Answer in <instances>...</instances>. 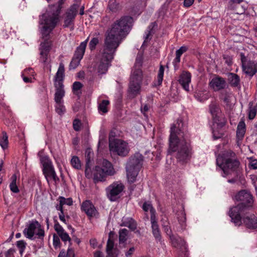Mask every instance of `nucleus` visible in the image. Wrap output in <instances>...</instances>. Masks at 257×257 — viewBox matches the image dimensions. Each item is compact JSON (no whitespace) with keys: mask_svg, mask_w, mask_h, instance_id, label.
Wrapping results in <instances>:
<instances>
[{"mask_svg":"<svg viewBox=\"0 0 257 257\" xmlns=\"http://www.w3.org/2000/svg\"><path fill=\"white\" fill-rule=\"evenodd\" d=\"M85 175L86 177L88 179L91 178L92 176H93V172L91 171V169L89 165V159H87L86 163Z\"/></svg>","mask_w":257,"mask_h":257,"instance_id":"obj_43","label":"nucleus"},{"mask_svg":"<svg viewBox=\"0 0 257 257\" xmlns=\"http://www.w3.org/2000/svg\"><path fill=\"white\" fill-rule=\"evenodd\" d=\"M58 200L59 202V204L56 206L57 210H63V206L64 205H67L70 206L72 205L73 201L71 198H65L64 197L60 196Z\"/></svg>","mask_w":257,"mask_h":257,"instance_id":"obj_29","label":"nucleus"},{"mask_svg":"<svg viewBox=\"0 0 257 257\" xmlns=\"http://www.w3.org/2000/svg\"><path fill=\"white\" fill-rule=\"evenodd\" d=\"M108 8L112 12H116L119 8L118 4L114 0H110L108 4Z\"/></svg>","mask_w":257,"mask_h":257,"instance_id":"obj_42","label":"nucleus"},{"mask_svg":"<svg viewBox=\"0 0 257 257\" xmlns=\"http://www.w3.org/2000/svg\"><path fill=\"white\" fill-rule=\"evenodd\" d=\"M143 162V156L141 154L137 153L130 157L127 163L126 168L136 169L140 171L142 168Z\"/></svg>","mask_w":257,"mask_h":257,"instance_id":"obj_15","label":"nucleus"},{"mask_svg":"<svg viewBox=\"0 0 257 257\" xmlns=\"http://www.w3.org/2000/svg\"><path fill=\"white\" fill-rule=\"evenodd\" d=\"M151 227L152 229L153 234L155 239L158 241L161 240V231L157 223V219L155 214H152L151 215Z\"/></svg>","mask_w":257,"mask_h":257,"instance_id":"obj_20","label":"nucleus"},{"mask_svg":"<svg viewBox=\"0 0 257 257\" xmlns=\"http://www.w3.org/2000/svg\"><path fill=\"white\" fill-rule=\"evenodd\" d=\"M28 71H30V74L32 75V76H34L35 73L34 70L31 68L26 69L23 72L22 76L24 81L26 83L32 82V77L26 75V73Z\"/></svg>","mask_w":257,"mask_h":257,"instance_id":"obj_35","label":"nucleus"},{"mask_svg":"<svg viewBox=\"0 0 257 257\" xmlns=\"http://www.w3.org/2000/svg\"><path fill=\"white\" fill-rule=\"evenodd\" d=\"M191 75L188 71H184L180 75L179 82L186 91H189V84L191 82Z\"/></svg>","mask_w":257,"mask_h":257,"instance_id":"obj_21","label":"nucleus"},{"mask_svg":"<svg viewBox=\"0 0 257 257\" xmlns=\"http://www.w3.org/2000/svg\"><path fill=\"white\" fill-rule=\"evenodd\" d=\"M58 235L59 236H60L61 239L64 242H66L67 241L70 242L71 241L70 237L69 236L68 234L65 231H64V232H63Z\"/></svg>","mask_w":257,"mask_h":257,"instance_id":"obj_56","label":"nucleus"},{"mask_svg":"<svg viewBox=\"0 0 257 257\" xmlns=\"http://www.w3.org/2000/svg\"><path fill=\"white\" fill-rule=\"evenodd\" d=\"M109 104V101L107 100H103L99 104L98 110L100 113L104 114L107 112V107Z\"/></svg>","mask_w":257,"mask_h":257,"instance_id":"obj_34","label":"nucleus"},{"mask_svg":"<svg viewBox=\"0 0 257 257\" xmlns=\"http://www.w3.org/2000/svg\"><path fill=\"white\" fill-rule=\"evenodd\" d=\"M249 106L248 112V118L249 119H253L255 117L256 114L257 104L253 106L252 103L249 102Z\"/></svg>","mask_w":257,"mask_h":257,"instance_id":"obj_37","label":"nucleus"},{"mask_svg":"<svg viewBox=\"0 0 257 257\" xmlns=\"http://www.w3.org/2000/svg\"><path fill=\"white\" fill-rule=\"evenodd\" d=\"M164 73V67H163V65H160L159 70V72H158V76H157L158 84L159 85H161L162 83V81L163 79Z\"/></svg>","mask_w":257,"mask_h":257,"instance_id":"obj_44","label":"nucleus"},{"mask_svg":"<svg viewBox=\"0 0 257 257\" xmlns=\"http://www.w3.org/2000/svg\"><path fill=\"white\" fill-rule=\"evenodd\" d=\"M82 84L78 81L75 82L73 84V90L74 93L82 87Z\"/></svg>","mask_w":257,"mask_h":257,"instance_id":"obj_58","label":"nucleus"},{"mask_svg":"<svg viewBox=\"0 0 257 257\" xmlns=\"http://www.w3.org/2000/svg\"><path fill=\"white\" fill-rule=\"evenodd\" d=\"M116 49L110 47L108 49L105 45H103V48L101 52L99 62L97 64V72L99 75L105 74L107 71L110 63L114 58V55Z\"/></svg>","mask_w":257,"mask_h":257,"instance_id":"obj_6","label":"nucleus"},{"mask_svg":"<svg viewBox=\"0 0 257 257\" xmlns=\"http://www.w3.org/2000/svg\"><path fill=\"white\" fill-rule=\"evenodd\" d=\"M88 39L89 38H87L85 41L81 42L76 48L69 65L70 69H74L79 65L80 60L82 59L84 54Z\"/></svg>","mask_w":257,"mask_h":257,"instance_id":"obj_12","label":"nucleus"},{"mask_svg":"<svg viewBox=\"0 0 257 257\" xmlns=\"http://www.w3.org/2000/svg\"><path fill=\"white\" fill-rule=\"evenodd\" d=\"M209 86L214 91H218L225 89L227 84L224 78L217 76L211 79Z\"/></svg>","mask_w":257,"mask_h":257,"instance_id":"obj_17","label":"nucleus"},{"mask_svg":"<svg viewBox=\"0 0 257 257\" xmlns=\"http://www.w3.org/2000/svg\"><path fill=\"white\" fill-rule=\"evenodd\" d=\"M24 233L29 239H33L35 236V238L43 239L45 235L44 230L36 220L30 222L28 227L24 229Z\"/></svg>","mask_w":257,"mask_h":257,"instance_id":"obj_10","label":"nucleus"},{"mask_svg":"<svg viewBox=\"0 0 257 257\" xmlns=\"http://www.w3.org/2000/svg\"><path fill=\"white\" fill-rule=\"evenodd\" d=\"M64 65L62 63H60L57 72L55 76L54 86L56 88L55 101L56 102H61L65 95L63 81L64 78Z\"/></svg>","mask_w":257,"mask_h":257,"instance_id":"obj_7","label":"nucleus"},{"mask_svg":"<svg viewBox=\"0 0 257 257\" xmlns=\"http://www.w3.org/2000/svg\"><path fill=\"white\" fill-rule=\"evenodd\" d=\"M93 180L95 183L99 181H103L105 180V178L108 176L101 168L98 166H95L93 170Z\"/></svg>","mask_w":257,"mask_h":257,"instance_id":"obj_24","label":"nucleus"},{"mask_svg":"<svg viewBox=\"0 0 257 257\" xmlns=\"http://www.w3.org/2000/svg\"><path fill=\"white\" fill-rule=\"evenodd\" d=\"M126 169L128 181L131 183H134L136 180V178L140 171L136 169L130 170L129 168H126Z\"/></svg>","mask_w":257,"mask_h":257,"instance_id":"obj_30","label":"nucleus"},{"mask_svg":"<svg viewBox=\"0 0 257 257\" xmlns=\"http://www.w3.org/2000/svg\"><path fill=\"white\" fill-rule=\"evenodd\" d=\"M188 48L186 46H182L176 51V55L181 56L182 54L187 51Z\"/></svg>","mask_w":257,"mask_h":257,"instance_id":"obj_59","label":"nucleus"},{"mask_svg":"<svg viewBox=\"0 0 257 257\" xmlns=\"http://www.w3.org/2000/svg\"><path fill=\"white\" fill-rule=\"evenodd\" d=\"M228 81L233 87H236L239 84L240 78L238 75L230 73L228 76Z\"/></svg>","mask_w":257,"mask_h":257,"instance_id":"obj_31","label":"nucleus"},{"mask_svg":"<svg viewBox=\"0 0 257 257\" xmlns=\"http://www.w3.org/2000/svg\"><path fill=\"white\" fill-rule=\"evenodd\" d=\"M98 43H99V40H98V38H95V37L93 38L91 40V41H90L89 44V49L91 51L94 50L95 49L96 46L98 44Z\"/></svg>","mask_w":257,"mask_h":257,"instance_id":"obj_50","label":"nucleus"},{"mask_svg":"<svg viewBox=\"0 0 257 257\" xmlns=\"http://www.w3.org/2000/svg\"><path fill=\"white\" fill-rule=\"evenodd\" d=\"M2 134L3 137L0 139V145L3 149H5L8 146V136L5 132H3Z\"/></svg>","mask_w":257,"mask_h":257,"instance_id":"obj_41","label":"nucleus"},{"mask_svg":"<svg viewBox=\"0 0 257 257\" xmlns=\"http://www.w3.org/2000/svg\"><path fill=\"white\" fill-rule=\"evenodd\" d=\"M219 97L220 98L222 99L224 102L228 104L230 102L231 93L227 91H224L221 93Z\"/></svg>","mask_w":257,"mask_h":257,"instance_id":"obj_39","label":"nucleus"},{"mask_svg":"<svg viewBox=\"0 0 257 257\" xmlns=\"http://www.w3.org/2000/svg\"><path fill=\"white\" fill-rule=\"evenodd\" d=\"M167 224H168V222H167ZM162 226L165 232H166L167 235L169 237V238H170L172 235H174L172 233V231L171 227L168 224H165V223H164L162 224Z\"/></svg>","mask_w":257,"mask_h":257,"instance_id":"obj_52","label":"nucleus"},{"mask_svg":"<svg viewBox=\"0 0 257 257\" xmlns=\"http://www.w3.org/2000/svg\"><path fill=\"white\" fill-rule=\"evenodd\" d=\"M81 209L89 218L95 217L98 214L95 206L89 200L83 202L81 205Z\"/></svg>","mask_w":257,"mask_h":257,"instance_id":"obj_18","label":"nucleus"},{"mask_svg":"<svg viewBox=\"0 0 257 257\" xmlns=\"http://www.w3.org/2000/svg\"><path fill=\"white\" fill-rule=\"evenodd\" d=\"M246 131L245 124L244 121L241 120L237 125L236 137L238 141H241L244 138Z\"/></svg>","mask_w":257,"mask_h":257,"instance_id":"obj_26","label":"nucleus"},{"mask_svg":"<svg viewBox=\"0 0 257 257\" xmlns=\"http://www.w3.org/2000/svg\"><path fill=\"white\" fill-rule=\"evenodd\" d=\"M143 63V57L141 55H138L136 62L133 66V68L137 69V68H141V66Z\"/></svg>","mask_w":257,"mask_h":257,"instance_id":"obj_48","label":"nucleus"},{"mask_svg":"<svg viewBox=\"0 0 257 257\" xmlns=\"http://www.w3.org/2000/svg\"><path fill=\"white\" fill-rule=\"evenodd\" d=\"M82 123L81 121L78 119H75L73 120V126L75 131H79L80 130Z\"/></svg>","mask_w":257,"mask_h":257,"instance_id":"obj_53","label":"nucleus"},{"mask_svg":"<svg viewBox=\"0 0 257 257\" xmlns=\"http://www.w3.org/2000/svg\"><path fill=\"white\" fill-rule=\"evenodd\" d=\"M40 162L43 165L42 171L53 166L51 161L46 156H41L40 158Z\"/></svg>","mask_w":257,"mask_h":257,"instance_id":"obj_33","label":"nucleus"},{"mask_svg":"<svg viewBox=\"0 0 257 257\" xmlns=\"http://www.w3.org/2000/svg\"><path fill=\"white\" fill-rule=\"evenodd\" d=\"M142 83L130 81L128 92L132 97H135L141 92Z\"/></svg>","mask_w":257,"mask_h":257,"instance_id":"obj_22","label":"nucleus"},{"mask_svg":"<svg viewBox=\"0 0 257 257\" xmlns=\"http://www.w3.org/2000/svg\"><path fill=\"white\" fill-rule=\"evenodd\" d=\"M63 4L64 0H59L57 4L50 6L47 11L40 17L41 33L45 41L40 45L39 61L44 67H49L50 70L51 61L50 51L51 49L52 42L48 41V39L50 34L59 22V15Z\"/></svg>","mask_w":257,"mask_h":257,"instance_id":"obj_1","label":"nucleus"},{"mask_svg":"<svg viewBox=\"0 0 257 257\" xmlns=\"http://www.w3.org/2000/svg\"><path fill=\"white\" fill-rule=\"evenodd\" d=\"M217 165L220 166L223 171V177L233 174L238 176L239 171L240 162L237 159L235 154L232 151L225 152L222 156L216 159Z\"/></svg>","mask_w":257,"mask_h":257,"instance_id":"obj_5","label":"nucleus"},{"mask_svg":"<svg viewBox=\"0 0 257 257\" xmlns=\"http://www.w3.org/2000/svg\"><path fill=\"white\" fill-rule=\"evenodd\" d=\"M79 7L78 4H73L66 10L62 16L64 28H69L70 31L74 29L75 19L78 12Z\"/></svg>","mask_w":257,"mask_h":257,"instance_id":"obj_9","label":"nucleus"},{"mask_svg":"<svg viewBox=\"0 0 257 257\" xmlns=\"http://www.w3.org/2000/svg\"><path fill=\"white\" fill-rule=\"evenodd\" d=\"M53 246L55 248H57L60 247V241L59 237L56 235L54 234L53 236Z\"/></svg>","mask_w":257,"mask_h":257,"instance_id":"obj_55","label":"nucleus"},{"mask_svg":"<svg viewBox=\"0 0 257 257\" xmlns=\"http://www.w3.org/2000/svg\"><path fill=\"white\" fill-rule=\"evenodd\" d=\"M223 59L225 61V63L228 65H231L232 63V57L228 55H223Z\"/></svg>","mask_w":257,"mask_h":257,"instance_id":"obj_61","label":"nucleus"},{"mask_svg":"<svg viewBox=\"0 0 257 257\" xmlns=\"http://www.w3.org/2000/svg\"><path fill=\"white\" fill-rule=\"evenodd\" d=\"M243 72L247 75L252 77L257 72V62L246 59L244 54H240Z\"/></svg>","mask_w":257,"mask_h":257,"instance_id":"obj_13","label":"nucleus"},{"mask_svg":"<svg viewBox=\"0 0 257 257\" xmlns=\"http://www.w3.org/2000/svg\"><path fill=\"white\" fill-rule=\"evenodd\" d=\"M101 168L108 176L113 175L115 173L112 164L106 160H103Z\"/></svg>","mask_w":257,"mask_h":257,"instance_id":"obj_27","label":"nucleus"},{"mask_svg":"<svg viewBox=\"0 0 257 257\" xmlns=\"http://www.w3.org/2000/svg\"><path fill=\"white\" fill-rule=\"evenodd\" d=\"M143 80V71L141 68H132L130 77V81L142 83Z\"/></svg>","mask_w":257,"mask_h":257,"instance_id":"obj_25","label":"nucleus"},{"mask_svg":"<svg viewBox=\"0 0 257 257\" xmlns=\"http://www.w3.org/2000/svg\"><path fill=\"white\" fill-rule=\"evenodd\" d=\"M241 214L242 215L241 221H242L247 228L253 229L257 228V217L253 214H248V211H247V213L244 212Z\"/></svg>","mask_w":257,"mask_h":257,"instance_id":"obj_16","label":"nucleus"},{"mask_svg":"<svg viewBox=\"0 0 257 257\" xmlns=\"http://www.w3.org/2000/svg\"><path fill=\"white\" fill-rule=\"evenodd\" d=\"M66 257H75L74 251L72 248H68Z\"/></svg>","mask_w":257,"mask_h":257,"instance_id":"obj_64","label":"nucleus"},{"mask_svg":"<svg viewBox=\"0 0 257 257\" xmlns=\"http://www.w3.org/2000/svg\"><path fill=\"white\" fill-rule=\"evenodd\" d=\"M209 111L212 116L213 121L218 123L220 110L218 104L215 101L211 102L209 105Z\"/></svg>","mask_w":257,"mask_h":257,"instance_id":"obj_23","label":"nucleus"},{"mask_svg":"<svg viewBox=\"0 0 257 257\" xmlns=\"http://www.w3.org/2000/svg\"><path fill=\"white\" fill-rule=\"evenodd\" d=\"M156 26V23H152L148 26L146 32V35L145 37L144 44L147 43L152 39V37L154 34L153 29Z\"/></svg>","mask_w":257,"mask_h":257,"instance_id":"obj_32","label":"nucleus"},{"mask_svg":"<svg viewBox=\"0 0 257 257\" xmlns=\"http://www.w3.org/2000/svg\"><path fill=\"white\" fill-rule=\"evenodd\" d=\"M183 125L181 119H178L176 123L172 125L168 152L169 154L176 153L177 161L184 164L190 160L193 152L190 135Z\"/></svg>","mask_w":257,"mask_h":257,"instance_id":"obj_2","label":"nucleus"},{"mask_svg":"<svg viewBox=\"0 0 257 257\" xmlns=\"http://www.w3.org/2000/svg\"><path fill=\"white\" fill-rule=\"evenodd\" d=\"M109 148L111 153L121 157L126 156L130 151L128 144L120 139L112 140L109 137Z\"/></svg>","mask_w":257,"mask_h":257,"instance_id":"obj_8","label":"nucleus"},{"mask_svg":"<svg viewBox=\"0 0 257 257\" xmlns=\"http://www.w3.org/2000/svg\"><path fill=\"white\" fill-rule=\"evenodd\" d=\"M43 173L48 184L51 180H53L55 184L59 182V178L57 176L53 166L43 170Z\"/></svg>","mask_w":257,"mask_h":257,"instance_id":"obj_19","label":"nucleus"},{"mask_svg":"<svg viewBox=\"0 0 257 257\" xmlns=\"http://www.w3.org/2000/svg\"><path fill=\"white\" fill-rule=\"evenodd\" d=\"M128 230L125 229H121L119 231V241L120 243H123L127 240Z\"/></svg>","mask_w":257,"mask_h":257,"instance_id":"obj_40","label":"nucleus"},{"mask_svg":"<svg viewBox=\"0 0 257 257\" xmlns=\"http://www.w3.org/2000/svg\"><path fill=\"white\" fill-rule=\"evenodd\" d=\"M244 0H230L229 1V8L231 10H234L236 5L242 3Z\"/></svg>","mask_w":257,"mask_h":257,"instance_id":"obj_54","label":"nucleus"},{"mask_svg":"<svg viewBox=\"0 0 257 257\" xmlns=\"http://www.w3.org/2000/svg\"><path fill=\"white\" fill-rule=\"evenodd\" d=\"M234 198L239 203L230 209L228 214L235 225H239L241 214L247 213V211L251 208L253 203V197L249 192L242 190L235 195Z\"/></svg>","mask_w":257,"mask_h":257,"instance_id":"obj_4","label":"nucleus"},{"mask_svg":"<svg viewBox=\"0 0 257 257\" xmlns=\"http://www.w3.org/2000/svg\"><path fill=\"white\" fill-rule=\"evenodd\" d=\"M56 105L55 106V110L57 113L59 115L63 114L65 111V106L62 104V101L61 102H56Z\"/></svg>","mask_w":257,"mask_h":257,"instance_id":"obj_45","label":"nucleus"},{"mask_svg":"<svg viewBox=\"0 0 257 257\" xmlns=\"http://www.w3.org/2000/svg\"><path fill=\"white\" fill-rule=\"evenodd\" d=\"M106 252L107 255L106 257H117V255L119 253V251L118 249H115L114 251Z\"/></svg>","mask_w":257,"mask_h":257,"instance_id":"obj_60","label":"nucleus"},{"mask_svg":"<svg viewBox=\"0 0 257 257\" xmlns=\"http://www.w3.org/2000/svg\"><path fill=\"white\" fill-rule=\"evenodd\" d=\"M15 252V249L14 248H10L8 250L6 253V257H15L14 253Z\"/></svg>","mask_w":257,"mask_h":257,"instance_id":"obj_63","label":"nucleus"},{"mask_svg":"<svg viewBox=\"0 0 257 257\" xmlns=\"http://www.w3.org/2000/svg\"><path fill=\"white\" fill-rule=\"evenodd\" d=\"M134 23L133 18L129 16H122L116 20L107 29L104 44L109 49H116L130 32Z\"/></svg>","mask_w":257,"mask_h":257,"instance_id":"obj_3","label":"nucleus"},{"mask_svg":"<svg viewBox=\"0 0 257 257\" xmlns=\"http://www.w3.org/2000/svg\"><path fill=\"white\" fill-rule=\"evenodd\" d=\"M121 226H126L134 231L137 229V223L132 218H123Z\"/></svg>","mask_w":257,"mask_h":257,"instance_id":"obj_28","label":"nucleus"},{"mask_svg":"<svg viewBox=\"0 0 257 257\" xmlns=\"http://www.w3.org/2000/svg\"><path fill=\"white\" fill-rule=\"evenodd\" d=\"M26 242L24 240H22L17 241V247L19 249V252L21 255L26 248Z\"/></svg>","mask_w":257,"mask_h":257,"instance_id":"obj_49","label":"nucleus"},{"mask_svg":"<svg viewBox=\"0 0 257 257\" xmlns=\"http://www.w3.org/2000/svg\"><path fill=\"white\" fill-rule=\"evenodd\" d=\"M60 212L59 213V217L61 221L66 224V220L65 218V215L63 210H59Z\"/></svg>","mask_w":257,"mask_h":257,"instance_id":"obj_62","label":"nucleus"},{"mask_svg":"<svg viewBox=\"0 0 257 257\" xmlns=\"http://www.w3.org/2000/svg\"><path fill=\"white\" fill-rule=\"evenodd\" d=\"M142 208L145 212H147L150 210L151 215L153 214V213L155 214V210L153 208L151 204L149 202H145L143 205Z\"/></svg>","mask_w":257,"mask_h":257,"instance_id":"obj_46","label":"nucleus"},{"mask_svg":"<svg viewBox=\"0 0 257 257\" xmlns=\"http://www.w3.org/2000/svg\"><path fill=\"white\" fill-rule=\"evenodd\" d=\"M124 189V186L121 182H114L106 188V196L111 201H115L120 197Z\"/></svg>","mask_w":257,"mask_h":257,"instance_id":"obj_11","label":"nucleus"},{"mask_svg":"<svg viewBox=\"0 0 257 257\" xmlns=\"http://www.w3.org/2000/svg\"><path fill=\"white\" fill-rule=\"evenodd\" d=\"M54 229L57 232V234L59 235L65 230L60 225V224L57 222L55 221L54 224Z\"/></svg>","mask_w":257,"mask_h":257,"instance_id":"obj_57","label":"nucleus"},{"mask_svg":"<svg viewBox=\"0 0 257 257\" xmlns=\"http://www.w3.org/2000/svg\"><path fill=\"white\" fill-rule=\"evenodd\" d=\"M12 182L10 184L11 190L14 193H16V174H14L12 177Z\"/></svg>","mask_w":257,"mask_h":257,"instance_id":"obj_51","label":"nucleus"},{"mask_svg":"<svg viewBox=\"0 0 257 257\" xmlns=\"http://www.w3.org/2000/svg\"><path fill=\"white\" fill-rule=\"evenodd\" d=\"M114 233L112 231H110L109 233V238L107 241L106 244V252H111L114 251L115 249H117L116 247H114V242L111 239V235H113Z\"/></svg>","mask_w":257,"mask_h":257,"instance_id":"obj_36","label":"nucleus"},{"mask_svg":"<svg viewBox=\"0 0 257 257\" xmlns=\"http://www.w3.org/2000/svg\"><path fill=\"white\" fill-rule=\"evenodd\" d=\"M169 239L172 246L179 249L181 252L179 255H181V257H188V248L184 239L175 235H172Z\"/></svg>","mask_w":257,"mask_h":257,"instance_id":"obj_14","label":"nucleus"},{"mask_svg":"<svg viewBox=\"0 0 257 257\" xmlns=\"http://www.w3.org/2000/svg\"><path fill=\"white\" fill-rule=\"evenodd\" d=\"M70 163L71 166L77 170H80L81 168V161L77 156H73L71 159Z\"/></svg>","mask_w":257,"mask_h":257,"instance_id":"obj_38","label":"nucleus"},{"mask_svg":"<svg viewBox=\"0 0 257 257\" xmlns=\"http://www.w3.org/2000/svg\"><path fill=\"white\" fill-rule=\"evenodd\" d=\"M248 168L250 169H257V159H254L253 157H250L248 158Z\"/></svg>","mask_w":257,"mask_h":257,"instance_id":"obj_47","label":"nucleus"}]
</instances>
